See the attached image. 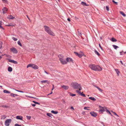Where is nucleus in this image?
I'll return each mask as SVG.
<instances>
[{
	"label": "nucleus",
	"mask_w": 126,
	"mask_h": 126,
	"mask_svg": "<svg viewBox=\"0 0 126 126\" xmlns=\"http://www.w3.org/2000/svg\"><path fill=\"white\" fill-rule=\"evenodd\" d=\"M89 67L95 71H101L102 70V68L100 66L94 64H90Z\"/></svg>",
	"instance_id": "1"
},
{
	"label": "nucleus",
	"mask_w": 126,
	"mask_h": 126,
	"mask_svg": "<svg viewBox=\"0 0 126 126\" xmlns=\"http://www.w3.org/2000/svg\"><path fill=\"white\" fill-rule=\"evenodd\" d=\"M72 87L75 89H79L78 91H80L82 89L80 84L76 82H73L71 84Z\"/></svg>",
	"instance_id": "2"
},
{
	"label": "nucleus",
	"mask_w": 126,
	"mask_h": 126,
	"mask_svg": "<svg viewBox=\"0 0 126 126\" xmlns=\"http://www.w3.org/2000/svg\"><path fill=\"white\" fill-rule=\"evenodd\" d=\"M30 67L33 68L35 69H37L38 68V66L33 64H29L27 65V68H28Z\"/></svg>",
	"instance_id": "3"
},
{
	"label": "nucleus",
	"mask_w": 126,
	"mask_h": 126,
	"mask_svg": "<svg viewBox=\"0 0 126 126\" xmlns=\"http://www.w3.org/2000/svg\"><path fill=\"white\" fill-rule=\"evenodd\" d=\"M99 109L98 110L99 112H103L106 110V109L105 107H102L99 106Z\"/></svg>",
	"instance_id": "4"
},
{
	"label": "nucleus",
	"mask_w": 126,
	"mask_h": 126,
	"mask_svg": "<svg viewBox=\"0 0 126 126\" xmlns=\"http://www.w3.org/2000/svg\"><path fill=\"white\" fill-rule=\"evenodd\" d=\"M11 121L12 120L10 119L6 120L5 122V125L6 126H9Z\"/></svg>",
	"instance_id": "5"
},
{
	"label": "nucleus",
	"mask_w": 126,
	"mask_h": 126,
	"mask_svg": "<svg viewBox=\"0 0 126 126\" xmlns=\"http://www.w3.org/2000/svg\"><path fill=\"white\" fill-rule=\"evenodd\" d=\"M10 50L13 53L16 54L17 53L18 51L14 47H12L10 48Z\"/></svg>",
	"instance_id": "6"
},
{
	"label": "nucleus",
	"mask_w": 126,
	"mask_h": 126,
	"mask_svg": "<svg viewBox=\"0 0 126 126\" xmlns=\"http://www.w3.org/2000/svg\"><path fill=\"white\" fill-rule=\"evenodd\" d=\"M60 60L61 63L63 64H65L67 63V62L65 60L63 59V58H61L60 59Z\"/></svg>",
	"instance_id": "7"
},
{
	"label": "nucleus",
	"mask_w": 126,
	"mask_h": 126,
	"mask_svg": "<svg viewBox=\"0 0 126 126\" xmlns=\"http://www.w3.org/2000/svg\"><path fill=\"white\" fill-rule=\"evenodd\" d=\"M44 27L45 29V31L46 32H50L51 31V30L50 29L49 27L47 26H44Z\"/></svg>",
	"instance_id": "8"
},
{
	"label": "nucleus",
	"mask_w": 126,
	"mask_h": 126,
	"mask_svg": "<svg viewBox=\"0 0 126 126\" xmlns=\"http://www.w3.org/2000/svg\"><path fill=\"white\" fill-rule=\"evenodd\" d=\"M74 53L76 56H78L80 58H81L83 55V54H80L76 52H74Z\"/></svg>",
	"instance_id": "9"
},
{
	"label": "nucleus",
	"mask_w": 126,
	"mask_h": 126,
	"mask_svg": "<svg viewBox=\"0 0 126 126\" xmlns=\"http://www.w3.org/2000/svg\"><path fill=\"white\" fill-rule=\"evenodd\" d=\"M90 113L93 117H96L97 115V114L93 111L90 112Z\"/></svg>",
	"instance_id": "10"
},
{
	"label": "nucleus",
	"mask_w": 126,
	"mask_h": 126,
	"mask_svg": "<svg viewBox=\"0 0 126 126\" xmlns=\"http://www.w3.org/2000/svg\"><path fill=\"white\" fill-rule=\"evenodd\" d=\"M76 92L78 94H80L81 96H83L84 97L85 96V95L83 93V92H82V93H81L80 91L77 90L76 91Z\"/></svg>",
	"instance_id": "11"
},
{
	"label": "nucleus",
	"mask_w": 126,
	"mask_h": 126,
	"mask_svg": "<svg viewBox=\"0 0 126 126\" xmlns=\"http://www.w3.org/2000/svg\"><path fill=\"white\" fill-rule=\"evenodd\" d=\"M66 60L67 61V62H72L73 60L72 59L70 58H67L66 59Z\"/></svg>",
	"instance_id": "12"
},
{
	"label": "nucleus",
	"mask_w": 126,
	"mask_h": 126,
	"mask_svg": "<svg viewBox=\"0 0 126 126\" xmlns=\"http://www.w3.org/2000/svg\"><path fill=\"white\" fill-rule=\"evenodd\" d=\"M2 10L3 11V13L4 14L6 13V11H7L8 9L6 7H4L2 9Z\"/></svg>",
	"instance_id": "13"
},
{
	"label": "nucleus",
	"mask_w": 126,
	"mask_h": 126,
	"mask_svg": "<svg viewBox=\"0 0 126 126\" xmlns=\"http://www.w3.org/2000/svg\"><path fill=\"white\" fill-rule=\"evenodd\" d=\"M16 118L17 119L22 120H23V117L21 116L18 115L16 116Z\"/></svg>",
	"instance_id": "14"
},
{
	"label": "nucleus",
	"mask_w": 126,
	"mask_h": 126,
	"mask_svg": "<svg viewBox=\"0 0 126 126\" xmlns=\"http://www.w3.org/2000/svg\"><path fill=\"white\" fill-rule=\"evenodd\" d=\"M41 82L42 83H47V84H49V82L47 80H43L41 81Z\"/></svg>",
	"instance_id": "15"
},
{
	"label": "nucleus",
	"mask_w": 126,
	"mask_h": 126,
	"mask_svg": "<svg viewBox=\"0 0 126 126\" xmlns=\"http://www.w3.org/2000/svg\"><path fill=\"white\" fill-rule=\"evenodd\" d=\"M15 17L11 15H9L7 17V18L9 19H12L15 18Z\"/></svg>",
	"instance_id": "16"
},
{
	"label": "nucleus",
	"mask_w": 126,
	"mask_h": 126,
	"mask_svg": "<svg viewBox=\"0 0 126 126\" xmlns=\"http://www.w3.org/2000/svg\"><path fill=\"white\" fill-rule=\"evenodd\" d=\"M62 87L65 90H67L69 88V87L68 86H66L65 85H63L62 86Z\"/></svg>",
	"instance_id": "17"
},
{
	"label": "nucleus",
	"mask_w": 126,
	"mask_h": 126,
	"mask_svg": "<svg viewBox=\"0 0 126 126\" xmlns=\"http://www.w3.org/2000/svg\"><path fill=\"white\" fill-rule=\"evenodd\" d=\"M11 96H12L13 97H14L15 96H18V95L16 94H14L13 93H11L10 94Z\"/></svg>",
	"instance_id": "18"
},
{
	"label": "nucleus",
	"mask_w": 126,
	"mask_h": 126,
	"mask_svg": "<svg viewBox=\"0 0 126 126\" xmlns=\"http://www.w3.org/2000/svg\"><path fill=\"white\" fill-rule=\"evenodd\" d=\"M15 25L16 24H15L14 23H10L9 24H8L6 26H15Z\"/></svg>",
	"instance_id": "19"
},
{
	"label": "nucleus",
	"mask_w": 126,
	"mask_h": 126,
	"mask_svg": "<svg viewBox=\"0 0 126 126\" xmlns=\"http://www.w3.org/2000/svg\"><path fill=\"white\" fill-rule=\"evenodd\" d=\"M48 34L50 35L53 36H54L55 35V34L53 32H47Z\"/></svg>",
	"instance_id": "20"
},
{
	"label": "nucleus",
	"mask_w": 126,
	"mask_h": 126,
	"mask_svg": "<svg viewBox=\"0 0 126 126\" xmlns=\"http://www.w3.org/2000/svg\"><path fill=\"white\" fill-rule=\"evenodd\" d=\"M94 86L95 87H96V88H97L98 89V90H99V91L100 92H102L103 91L100 88H99V87H98L97 86H95V85H94Z\"/></svg>",
	"instance_id": "21"
},
{
	"label": "nucleus",
	"mask_w": 126,
	"mask_h": 126,
	"mask_svg": "<svg viewBox=\"0 0 126 126\" xmlns=\"http://www.w3.org/2000/svg\"><path fill=\"white\" fill-rule=\"evenodd\" d=\"M8 71L9 72H11L12 71V68L10 66H9L8 68Z\"/></svg>",
	"instance_id": "22"
},
{
	"label": "nucleus",
	"mask_w": 126,
	"mask_h": 126,
	"mask_svg": "<svg viewBox=\"0 0 126 126\" xmlns=\"http://www.w3.org/2000/svg\"><path fill=\"white\" fill-rule=\"evenodd\" d=\"M81 4L83 6H87L88 5L87 4L86 2L83 1H82L81 2Z\"/></svg>",
	"instance_id": "23"
},
{
	"label": "nucleus",
	"mask_w": 126,
	"mask_h": 126,
	"mask_svg": "<svg viewBox=\"0 0 126 126\" xmlns=\"http://www.w3.org/2000/svg\"><path fill=\"white\" fill-rule=\"evenodd\" d=\"M94 53H95L98 56H99L100 55V54L98 53V52L96 50H94Z\"/></svg>",
	"instance_id": "24"
},
{
	"label": "nucleus",
	"mask_w": 126,
	"mask_h": 126,
	"mask_svg": "<svg viewBox=\"0 0 126 126\" xmlns=\"http://www.w3.org/2000/svg\"><path fill=\"white\" fill-rule=\"evenodd\" d=\"M3 92L4 93H6L10 94V91H9L6 90H3Z\"/></svg>",
	"instance_id": "25"
},
{
	"label": "nucleus",
	"mask_w": 126,
	"mask_h": 126,
	"mask_svg": "<svg viewBox=\"0 0 126 126\" xmlns=\"http://www.w3.org/2000/svg\"><path fill=\"white\" fill-rule=\"evenodd\" d=\"M120 14L124 16L125 17L126 16V15L122 11L120 12Z\"/></svg>",
	"instance_id": "26"
},
{
	"label": "nucleus",
	"mask_w": 126,
	"mask_h": 126,
	"mask_svg": "<svg viewBox=\"0 0 126 126\" xmlns=\"http://www.w3.org/2000/svg\"><path fill=\"white\" fill-rule=\"evenodd\" d=\"M115 70L117 74L118 75L120 73L119 70L118 69H115Z\"/></svg>",
	"instance_id": "27"
},
{
	"label": "nucleus",
	"mask_w": 126,
	"mask_h": 126,
	"mask_svg": "<svg viewBox=\"0 0 126 126\" xmlns=\"http://www.w3.org/2000/svg\"><path fill=\"white\" fill-rule=\"evenodd\" d=\"M51 112L54 114H56L58 113V112L57 111H54L53 110H52L51 111Z\"/></svg>",
	"instance_id": "28"
},
{
	"label": "nucleus",
	"mask_w": 126,
	"mask_h": 126,
	"mask_svg": "<svg viewBox=\"0 0 126 126\" xmlns=\"http://www.w3.org/2000/svg\"><path fill=\"white\" fill-rule=\"evenodd\" d=\"M111 41L113 42H115L117 41V40L114 38L112 37L111 39Z\"/></svg>",
	"instance_id": "29"
},
{
	"label": "nucleus",
	"mask_w": 126,
	"mask_h": 126,
	"mask_svg": "<svg viewBox=\"0 0 126 126\" xmlns=\"http://www.w3.org/2000/svg\"><path fill=\"white\" fill-rule=\"evenodd\" d=\"M89 99L94 101H95L96 100L95 98L91 97H89Z\"/></svg>",
	"instance_id": "30"
},
{
	"label": "nucleus",
	"mask_w": 126,
	"mask_h": 126,
	"mask_svg": "<svg viewBox=\"0 0 126 126\" xmlns=\"http://www.w3.org/2000/svg\"><path fill=\"white\" fill-rule=\"evenodd\" d=\"M112 46L115 49H116L117 48H118L119 47L118 46L115 45H112Z\"/></svg>",
	"instance_id": "31"
},
{
	"label": "nucleus",
	"mask_w": 126,
	"mask_h": 126,
	"mask_svg": "<svg viewBox=\"0 0 126 126\" xmlns=\"http://www.w3.org/2000/svg\"><path fill=\"white\" fill-rule=\"evenodd\" d=\"M47 115L48 116L51 117V116H52V114L51 113H47Z\"/></svg>",
	"instance_id": "32"
},
{
	"label": "nucleus",
	"mask_w": 126,
	"mask_h": 126,
	"mask_svg": "<svg viewBox=\"0 0 126 126\" xmlns=\"http://www.w3.org/2000/svg\"><path fill=\"white\" fill-rule=\"evenodd\" d=\"M17 44H18L20 46H22V44L21 43V42H20V41H18L17 42Z\"/></svg>",
	"instance_id": "33"
},
{
	"label": "nucleus",
	"mask_w": 126,
	"mask_h": 126,
	"mask_svg": "<svg viewBox=\"0 0 126 126\" xmlns=\"http://www.w3.org/2000/svg\"><path fill=\"white\" fill-rule=\"evenodd\" d=\"M26 117L28 120H30L31 118V116H26Z\"/></svg>",
	"instance_id": "34"
},
{
	"label": "nucleus",
	"mask_w": 126,
	"mask_h": 126,
	"mask_svg": "<svg viewBox=\"0 0 126 126\" xmlns=\"http://www.w3.org/2000/svg\"><path fill=\"white\" fill-rule=\"evenodd\" d=\"M12 38L13 40L15 41H16L17 40V39L14 37H12Z\"/></svg>",
	"instance_id": "35"
},
{
	"label": "nucleus",
	"mask_w": 126,
	"mask_h": 126,
	"mask_svg": "<svg viewBox=\"0 0 126 126\" xmlns=\"http://www.w3.org/2000/svg\"><path fill=\"white\" fill-rule=\"evenodd\" d=\"M106 112H107V113H109L110 114H111V113H110V111L109 110H108L107 109H106Z\"/></svg>",
	"instance_id": "36"
},
{
	"label": "nucleus",
	"mask_w": 126,
	"mask_h": 126,
	"mask_svg": "<svg viewBox=\"0 0 126 126\" xmlns=\"http://www.w3.org/2000/svg\"><path fill=\"white\" fill-rule=\"evenodd\" d=\"M70 96H75L76 95V94H70Z\"/></svg>",
	"instance_id": "37"
},
{
	"label": "nucleus",
	"mask_w": 126,
	"mask_h": 126,
	"mask_svg": "<svg viewBox=\"0 0 126 126\" xmlns=\"http://www.w3.org/2000/svg\"><path fill=\"white\" fill-rule=\"evenodd\" d=\"M112 1L114 3H115L116 5H117L118 4V3L117 2H116L114 1V0H112Z\"/></svg>",
	"instance_id": "38"
},
{
	"label": "nucleus",
	"mask_w": 126,
	"mask_h": 126,
	"mask_svg": "<svg viewBox=\"0 0 126 126\" xmlns=\"http://www.w3.org/2000/svg\"><path fill=\"white\" fill-rule=\"evenodd\" d=\"M99 47L102 50V51H103L104 50L102 48V47H101V45H100V44H99Z\"/></svg>",
	"instance_id": "39"
},
{
	"label": "nucleus",
	"mask_w": 126,
	"mask_h": 126,
	"mask_svg": "<svg viewBox=\"0 0 126 126\" xmlns=\"http://www.w3.org/2000/svg\"><path fill=\"white\" fill-rule=\"evenodd\" d=\"M14 61V60H11V59H9V62H11V63H13V62Z\"/></svg>",
	"instance_id": "40"
},
{
	"label": "nucleus",
	"mask_w": 126,
	"mask_h": 126,
	"mask_svg": "<svg viewBox=\"0 0 126 126\" xmlns=\"http://www.w3.org/2000/svg\"><path fill=\"white\" fill-rule=\"evenodd\" d=\"M2 106V107H3L5 108H8L9 107L8 106H7L6 105H3Z\"/></svg>",
	"instance_id": "41"
},
{
	"label": "nucleus",
	"mask_w": 126,
	"mask_h": 126,
	"mask_svg": "<svg viewBox=\"0 0 126 126\" xmlns=\"http://www.w3.org/2000/svg\"><path fill=\"white\" fill-rule=\"evenodd\" d=\"M2 43L1 42H0V49H1L2 47Z\"/></svg>",
	"instance_id": "42"
},
{
	"label": "nucleus",
	"mask_w": 126,
	"mask_h": 126,
	"mask_svg": "<svg viewBox=\"0 0 126 126\" xmlns=\"http://www.w3.org/2000/svg\"><path fill=\"white\" fill-rule=\"evenodd\" d=\"M112 112L113 113V114L115 115H116V116H117V117H119V116H118V115L115 112H113V111H112Z\"/></svg>",
	"instance_id": "43"
},
{
	"label": "nucleus",
	"mask_w": 126,
	"mask_h": 126,
	"mask_svg": "<svg viewBox=\"0 0 126 126\" xmlns=\"http://www.w3.org/2000/svg\"><path fill=\"white\" fill-rule=\"evenodd\" d=\"M124 52L123 51H122L121 52H120V55H122L124 54Z\"/></svg>",
	"instance_id": "44"
},
{
	"label": "nucleus",
	"mask_w": 126,
	"mask_h": 126,
	"mask_svg": "<svg viewBox=\"0 0 126 126\" xmlns=\"http://www.w3.org/2000/svg\"><path fill=\"white\" fill-rule=\"evenodd\" d=\"M13 63L15 64H17L18 63L16 61L14 60Z\"/></svg>",
	"instance_id": "45"
},
{
	"label": "nucleus",
	"mask_w": 126,
	"mask_h": 126,
	"mask_svg": "<svg viewBox=\"0 0 126 126\" xmlns=\"http://www.w3.org/2000/svg\"><path fill=\"white\" fill-rule=\"evenodd\" d=\"M15 90L17 91L18 92H21V93H24V92L22 91H19L17 90Z\"/></svg>",
	"instance_id": "46"
},
{
	"label": "nucleus",
	"mask_w": 126,
	"mask_h": 126,
	"mask_svg": "<svg viewBox=\"0 0 126 126\" xmlns=\"http://www.w3.org/2000/svg\"><path fill=\"white\" fill-rule=\"evenodd\" d=\"M106 9L107 10V11H109V7H108L107 6H106Z\"/></svg>",
	"instance_id": "47"
},
{
	"label": "nucleus",
	"mask_w": 126,
	"mask_h": 126,
	"mask_svg": "<svg viewBox=\"0 0 126 126\" xmlns=\"http://www.w3.org/2000/svg\"><path fill=\"white\" fill-rule=\"evenodd\" d=\"M78 34L79 36H81V34L80 32H78Z\"/></svg>",
	"instance_id": "48"
},
{
	"label": "nucleus",
	"mask_w": 126,
	"mask_h": 126,
	"mask_svg": "<svg viewBox=\"0 0 126 126\" xmlns=\"http://www.w3.org/2000/svg\"><path fill=\"white\" fill-rule=\"evenodd\" d=\"M88 107H84V110H89L88 109H87V108H88Z\"/></svg>",
	"instance_id": "49"
},
{
	"label": "nucleus",
	"mask_w": 126,
	"mask_h": 126,
	"mask_svg": "<svg viewBox=\"0 0 126 126\" xmlns=\"http://www.w3.org/2000/svg\"><path fill=\"white\" fill-rule=\"evenodd\" d=\"M20 125L17 124H16L15 125V126H19Z\"/></svg>",
	"instance_id": "50"
},
{
	"label": "nucleus",
	"mask_w": 126,
	"mask_h": 126,
	"mask_svg": "<svg viewBox=\"0 0 126 126\" xmlns=\"http://www.w3.org/2000/svg\"><path fill=\"white\" fill-rule=\"evenodd\" d=\"M0 29H4L3 27H2V25H0Z\"/></svg>",
	"instance_id": "51"
},
{
	"label": "nucleus",
	"mask_w": 126,
	"mask_h": 126,
	"mask_svg": "<svg viewBox=\"0 0 126 126\" xmlns=\"http://www.w3.org/2000/svg\"><path fill=\"white\" fill-rule=\"evenodd\" d=\"M32 106L33 107H35L36 105L35 104H32Z\"/></svg>",
	"instance_id": "52"
},
{
	"label": "nucleus",
	"mask_w": 126,
	"mask_h": 126,
	"mask_svg": "<svg viewBox=\"0 0 126 126\" xmlns=\"http://www.w3.org/2000/svg\"><path fill=\"white\" fill-rule=\"evenodd\" d=\"M2 22L1 21H0V25H2Z\"/></svg>",
	"instance_id": "53"
},
{
	"label": "nucleus",
	"mask_w": 126,
	"mask_h": 126,
	"mask_svg": "<svg viewBox=\"0 0 126 126\" xmlns=\"http://www.w3.org/2000/svg\"><path fill=\"white\" fill-rule=\"evenodd\" d=\"M120 63L123 65H124V64H123V63L122 62V61H120Z\"/></svg>",
	"instance_id": "54"
},
{
	"label": "nucleus",
	"mask_w": 126,
	"mask_h": 126,
	"mask_svg": "<svg viewBox=\"0 0 126 126\" xmlns=\"http://www.w3.org/2000/svg\"><path fill=\"white\" fill-rule=\"evenodd\" d=\"M28 97H29L31 98H35V99L36 98L35 97H31V96H29Z\"/></svg>",
	"instance_id": "55"
},
{
	"label": "nucleus",
	"mask_w": 126,
	"mask_h": 126,
	"mask_svg": "<svg viewBox=\"0 0 126 126\" xmlns=\"http://www.w3.org/2000/svg\"><path fill=\"white\" fill-rule=\"evenodd\" d=\"M68 21H70V18H68L67 19Z\"/></svg>",
	"instance_id": "56"
},
{
	"label": "nucleus",
	"mask_w": 126,
	"mask_h": 126,
	"mask_svg": "<svg viewBox=\"0 0 126 126\" xmlns=\"http://www.w3.org/2000/svg\"><path fill=\"white\" fill-rule=\"evenodd\" d=\"M36 104H38V105H39L40 104L39 103H38V102H36Z\"/></svg>",
	"instance_id": "57"
},
{
	"label": "nucleus",
	"mask_w": 126,
	"mask_h": 126,
	"mask_svg": "<svg viewBox=\"0 0 126 126\" xmlns=\"http://www.w3.org/2000/svg\"><path fill=\"white\" fill-rule=\"evenodd\" d=\"M45 72L47 74H48V73L46 71H45Z\"/></svg>",
	"instance_id": "58"
},
{
	"label": "nucleus",
	"mask_w": 126,
	"mask_h": 126,
	"mask_svg": "<svg viewBox=\"0 0 126 126\" xmlns=\"http://www.w3.org/2000/svg\"><path fill=\"white\" fill-rule=\"evenodd\" d=\"M32 102H33V103H34L35 104H36V102L35 101H33Z\"/></svg>",
	"instance_id": "59"
},
{
	"label": "nucleus",
	"mask_w": 126,
	"mask_h": 126,
	"mask_svg": "<svg viewBox=\"0 0 126 126\" xmlns=\"http://www.w3.org/2000/svg\"><path fill=\"white\" fill-rule=\"evenodd\" d=\"M4 55H5L7 57H8V56H9V55H6L5 54H4Z\"/></svg>",
	"instance_id": "60"
},
{
	"label": "nucleus",
	"mask_w": 126,
	"mask_h": 126,
	"mask_svg": "<svg viewBox=\"0 0 126 126\" xmlns=\"http://www.w3.org/2000/svg\"><path fill=\"white\" fill-rule=\"evenodd\" d=\"M2 57V56H0V60L1 59Z\"/></svg>",
	"instance_id": "61"
},
{
	"label": "nucleus",
	"mask_w": 126,
	"mask_h": 126,
	"mask_svg": "<svg viewBox=\"0 0 126 126\" xmlns=\"http://www.w3.org/2000/svg\"><path fill=\"white\" fill-rule=\"evenodd\" d=\"M27 17L30 20V19L29 18V17L27 15Z\"/></svg>",
	"instance_id": "62"
},
{
	"label": "nucleus",
	"mask_w": 126,
	"mask_h": 126,
	"mask_svg": "<svg viewBox=\"0 0 126 126\" xmlns=\"http://www.w3.org/2000/svg\"><path fill=\"white\" fill-rule=\"evenodd\" d=\"M71 109H74L73 108V107H71Z\"/></svg>",
	"instance_id": "63"
},
{
	"label": "nucleus",
	"mask_w": 126,
	"mask_h": 126,
	"mask_svg": "<svg viewBox=\"0 0 126 126\" xmlns=\"http://www.w3.org/2000/svg\"><path fill=\"white\" fill-rule=\"evenodd\" d=\"M124 53H126V51L124 52Z\"/></svg>",
	"instance_id": "64"
}]
</instances>
